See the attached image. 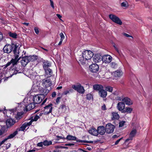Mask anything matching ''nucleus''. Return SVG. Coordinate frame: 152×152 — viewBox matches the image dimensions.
<instances>
[{"mask_svg": "<svg viewBox=\"0 0 152 152\" xmlns=\"http://www.w3.org/2000/svg\"><path fill=\"white\" fill-rule=\"evenodd\" d=\"M123 102L128 105H130L133 104V102L129 98L127 97H124Z\"/></svg>", "mask_w": 152, "mask_h": 152, "instance_id": "nucleus-26", "label": "nucleus"}, {"mask_svg": "<svg viewBox=\"0 0 152 152\" xmlns=\"http://www.w3.org/2000/svg\"><path fill=\"white\" fill-rule=\"evenodd\" d=\"M117 108L119 111H122L125 108V104L123 102H119L117 104Z\"/></svg>", "mask_w": 152, "mask_h": 152, "instance_id": "nucleus-20", "label": "nucleus"}, {"mask_svg": "<svg viewBox=\"0 0 152 152\" xmlns=\"http://www.w3.org/2000/svg\"><path fill=\"white\" fill-rule=\"evenodd\" d=\"M56 15L58 17V18H59L60 19L62 17L61 16L60 14H57Z\"/></svg>", "mask_w": 152, "mask_h": 152, "instance_id": "nucleus-64", "label": "nucleus"}, {"mask_svg": "<svg viewBox=\"0 0 152 152\" xmlns=\"http://www.w3.org/2000/svg\"><path fill=\"white\" fill-rule=\"evenodd\" d=\"M63 41V40L60 39V41L59 42V43L58 44V45H61Z\"/></svg>", "mask_w": 152, "mask_h": 152, "instance_id": "nucleus-63", "label": "nucleus"}, {"mask_svg": "<svg viewBox=\"0 0 152 152\" xmlns=\"http://www.w3.org/2000/svg\"><path fill=\"white\" fill-rule=\"evenodd\" d=\"M121 6L122 7L126 8L129 6L128 2L126 1H124L121 3Z\"/></svg>", "mask_w": 152, "mask_h": 152, "instance_id": "nucleus-35", "label": "nucleus"}, {"mask_svg": "<svg viewBox=\"0 0 152 152\" xmlns=\"http://www.w3.org/2000/svg\"><path fill=\"white\" fill-rule=\"evenodd\" d=\"M109 17L110 19L113 22L119 25H122V22L120 19L115 15L111 14L109 15Z\"/></svg>", "mask_w": 152, "mask_h": 152, "instance_id": "nucleus-6", "label": "nucleus"}, {"mask_svg": "<svg viewBox=\"0 0 152 152\" xmlns=\"http://www.w3.org/2000/svg\"><path fill=\"white\" fill-rule=\"evenodd\" d=\"M11 64H12L11 61L10 62H9L5 66L7 67L10 66Z\"/></svg>", "mask_w": 152, "mask_h": 152, "instance_id": "nucleus-60", "label": "nucleus"}, {"mask_svg": "<svg viewBox=\"0 0 152 152\" xmlns=\"http://www.w3.org/2000/svg\"><path fill=\"white\" fill-rule=\"evenodd\" d=\"M42 96V95L41 94L33 96L32 98L33 102L35 104L40 103L42 100V98L41 96Z\"/></svg>", "mask_w": 152, "mask_h": 152, "instance_id": "nucleus-11", "label": "nucleus"}, {"mask_svg": "<svg viewBox=\"0 0 152 152\" xmlns=\"http://www.w3.org/2000/svg\"><path fill=\"white\" fill-rule=\"evenodd\" d=\"M43 142L44 145L45 146L49 145H51L52 144V142L50 141H48L47 140H45Z\"/></svg>", "mask_w": 152, "mask_h": 152, "instance_id": "nucleus-37", "label": "nucleus"}, {"mask_svg": "<svg viewBox=\"0 0 152 152\" xmlns=\"http://www.w3.org/2000/svg\"><path fill=\"white\" fill-rule=\"evenodd\" d=\"M123 35L125 36L126 37H132L129 34H127L126 33H123Z\"/></svg>", "mask_w": 152, "mask_h": 152, "instance_id": "nucleus-52", "label": "nucleus"}, {"mask_svg": "<svg viewBox=\"0 0 152 152\" xmlns=\"http://www.w3.org/2000/svg\"><path fill=\"white\" fill-rule=\"evenodd\" d=\"M18 134V131H16L13 132V133L10 134V135L8 136L7 137V138H6L5 139H6V141L8 139H11L14 137L17 134Z\"/></svg>", "mask_w": 152, "mask_h": 152, "instance_id": "nucleus-32", "label": "nucleus"}, {"mask_svg": "<svg viewBox=\"0 0 152 152\" xmlns=\"http://www.w3.org/2000/svg\"><path fill=\"white\" fill-rule=\"evenodd\" d=\"M92 59L94 62L98 63L102 61V57L99 54H96L93 58Z\"/></svg>", "mask_w": 152, "mask_h": 152, "instance_id": "nucleus-16", "label": "nucleus"}, {"mask_svg": "<svg viewBox=\"0 0 152 152\" xmlns=\"http://www.w3.org/2000/svg\"><path fill=\"white\" fill-rule=\"evenodd\" d=\"M97 131L98 135L99 134L101 135H104L106 132L105 129L103 126H99L97 128Z\"/></svg>", "mask_w": 152, "mask_h": 152, "instance_id": "nucleus-18", "label": "nucleus"}, {"mask_svg": "<svg viewBox=\"0 0 152 152\" xmlns=\"http://www.w3.org/2000/svg\"><path fill=\"white\" fill-rule=\"evenodd\" d=\"M45 76L47 77H50L52 74V72L50 69V68L47 69L45 70Z\"/></svg>", "mask_w": 152, "mask_h": 152, "instance_id": "nucleus-23", "label": "nucleus"}, {"mask_svg": "<svg viewBox=\"0 0 152 152\" xmlns=\"http://www.w3.org/2000/svg\"><path fill=\"white\" fill-rule=\"evenodd\" d=\"M102 110H106V107L105 105L104 104L102 106Z\"/></svg>", "mask_w": 152, "mask_h": 152, "instance_id": "nucleus-61", "label": "nucleus"}, {"mask_svg": "<svg viewBox=\"0 0 152 152\" xmlns=\"http://www.w3.org/2000/svg\"><path fill=\"white\" fill-rule=\"evenodd\" d=\"M92 98V96L91 94H88L86 95V98L88 100H90Z\"/></svg>", "mask_w": 152, "mask_h": 152, "instance_id": "nucleus-43", "label": "nucleus"}, {"mask_svg": "<svg viewBox=\"0 0 152 152\" xmlns=\"http://www.w3.org/2000/svg\"><path fill=\"white\" fill-rule=\"evenodd\" d=\"M10 37L13 38H16L17 37V34L15 33L10 32L9 34Z\"/></svg>", "mask_w": 152, "mask_h": 152, "instance_id": "nucleus-39", "label": "nucleus"}, {"mask_svg": "<svg viewBox=\"0 0 152 152\" xmlns=\"http://www.w3.org/2000/svg\"><path fill=\"white\" fill-rule=\"evenodd\" d=\"M110 66L113 68H115L117 66V64L115 62H112L110 64Z\"/></svg>", "mask_w": 152, "mask_h": 152, "instance_id": "nucleus-41", "label": "nucleus"}, {"mask_svg": "<svg viewBox=\"0 0 152 152\" xmlns=\"http://www.w3.org/2000/svg\"><path fill=\"white\" fill-rule=\"evenodd\" d=\"M122 139V138H121L117 140L115 142V144L116 145L118 144L120 141Z\"/></svg>", "mask_w": 152, "mask_h": 152, "instance_id": "nucleus-54", "label": "nucleus"}, {"mask_svg": "<svg viewBox=\"0 0 152 152\" xmlns=\"http://www.w3.org/2000/svg\"><path fill=\"white\" fill-rule=\"evenodd\" d=\"M88 132L90 134L94 136H97L98 135L97 130L93 127L90 129L88 130Z\"/></svg>", "mask_w": 152, "mask_h": 152, "instance_id": "nucleus-22", "label": "nucleus"}, {"mask_svg": "<svg viewBox=\"0 0 152 152\" xmlns=\"http://www.w3.org/2000/svg\"><path fill=\"white\" fill-rule=\"evenodd\" d=\"M43 145H44L43 142H40L38 143L37 144V146L40 147H42Z\"/></svg>", "mask_w": 152, "mask_h": 152, "instance_id": "nucleus-48", "label": "nucleus"}, {"mask_svg": "<svg viewBox=\"0 0 152 152\" xmlns=\"http://www.w3.org/2000/svg\"><path fill=\"white\" fill-rule=\"evenodd\" d=\"M14 109H12L11 110H7V111L6 112V113L7 114L8 113H9L10 112H11L12 113H14Z\"/></svg>", "mask_w": 152, "mask_h": 152, "instance_id": "nucleus-55", "label": "nucleus"}, {"mask_svg": "<svg viewBox=\"0 0 152 152\" xmlns=\"http://www.w3.org/2000/svg\"><path fill=\"white\" fill-rule=\"evenodd\" d=\"M19 45L17 44H12L11 45H6L4 47L3 50L4 53H10L13 50L14 54L15 51L18 50L19 51Z\"/></svg>", "mask_w": 152, "mask_h": 152, "instance_id": "nucleus-2", "label": "nucleus"}, {"mask_svg": "<svg viewBox=\"0 0 152 152\" xmlns=\"http://www.w3.org/2000/svg\"><path fill=\"white\" fill-rule=\"evenodd\" d=\"M23 114V113L22 112H18L17 113V114L16 115H15V118L17 121H16L17 122L22 118Z\"/></svg>", "mask_w": 152, "mask_h": 152, "instance_id": "nucleus-30", "label": "nucleus"}, {"mask_svg": "<svg viewBox=\"0 0 152 152\" xmlns=\"http://www.w3.org/2000/svg\"><path fill=\"white\" fill-rule=\"evenodd\" d=\"M65 139H66L69 140H76L77 142H84L85 141L82 140H77V138L74 136L71 135H68L66 138Z\"/></svg>", "mask_w": 152, "mask_h": 152, "instance_id": "nucleus-19", "label": "nucleus"}, {"mask_svg": "<svg viewBox=\"0 0 152 152\" xmlns=\"http://www.w3.org/2000/svg\"><path fill=\"white\" fill-rule=\"evenodd\" d=\"M137 133V131L136 129L134 128H133L129 134V138L126 140V142H127L129 140H132L133 137L135 136Z\"/></svg>", "mask_w": 152, "mask_h": 152, "instance_id": "nucleus-10", "label": "nucleus"}, {"mask_svg": "<svg viewBox=\"0 0 152 152\" xmlns=\"http://www.w3.org/2000/svg\"><path fill=\"white\" fill-rule=\"evenodd\" d=\"M133 109L130 107H126L125 108L124 110L122 111L123 113H130L132 111Z\"/></svg>", "mask_w": 152, "mask_h": 152, "instance_id": "nucleus-31", "label": "nucleus"}, {"mask_svg": "<svg viewBox=\"0 0 152 152\" xmlns=\"http://www.w3.org/2000/svg\"><path fill=\"white\" fill-rule=\"evenodd\" d=\"M98 93L99 95L103 98H105L107 95V91L103 89L99 91Z\"/></svg>", "mask_w": 152, "mask_h": 152, "instance_id": "nucleus-21", "label": "nucleus"}, {"mask_svg": "<svg viewBox=\"0 0 152 152\" xmlns=\"http://www.w3.org/2000/svg\"><path fill=\"white\" fill-rule=\"evenodd\" d=\"M3 38V34L2 33L0 32V41H1Z\"/></svg>", "mask_w": 152, "mask_h": 152, "instance_id": "nucleus-58", "label": "nucleus"}, {"mask_svg": "<svg viewBox=\"0 0 152 152\" xmlns=\"http://www.w3.org/2000/svg\"><path fill=\"white\" fill-rule=\"evenodd\" d=\"M35 104L34 102L28 104L26 106L24 109V111H27L32 109L35 107Z\"/></svg>", "mask_w": 152, "mask_h": 152, "instance_id": "nucleus-17", "label": "nucleus"}, {"mask_svg": "<svg viewBox=\"0 0 152 152\" xmlns=\"http://www.w3.org/2000/svg\"><path fill=\"white\" fill-rule=\"evenodd\" d=\"M125 123V121H122L120 122L119 123V127H122L124 125V124Z\"/></svg>", "mask_w": 152, "mask_h": 152, "instance_id": "nucleus-44", "label": "nucleus"}, {"mask_svg": "<svg viewBox=\"0 0 152 152\" xmlns=\"http://www.w3.org/2000/svg\"><path fill=\"white\" fill-rule=\"evenodd\" d=\"M114 48L115 50L117 52L118 55L121 57H122L123 56V55L121 51L118 48H117L115 46H114Z\"/></svg>", "mask_w": 152, "mask_h": 152, "instance_id": "nucleus-33", "label": "nucleus"}, {"mask_svg": "<svg viewBox=\"0 0 152 152\" xmlns=\"http://www.w3.org/2000/svg\"><path fill=\"white\" fill-rule=\"evenodd\" d=\"M20 73V72H19L17 70H15L13 72V73L12 75H15L18 73Z\"/></svg>", "mask_w": 152, "mask_h": 152, "instance_id": "nucleus-53", "label": "nucleus"}, {"mask_svg": "<svg viewBox=\"0 0 152 152\" xmlns=\"http://www.w3.org/2000/svg\"><path fill=\"white\" fill-rule=\"evenodd\" d=\"M124 97L122 96H118L116 98V99L117 100H118L119 101H123L124 99Z\"/></svg>", "mask_w": 152, "mask_h": 152, "instance_id": "nucleus-42", "label": "nucleus"}, {"mask_svg": "<svg viewBox=\"0 0 152 152\" xmlns=\"http://www.w3.org/2000/svg\"><path fill=\"white\" fill-rule=\"evenodd\" d=\"M32 121H30L29 122L25 123L19 129H17L18 131H24L28 126L31 125Z\"/></svg>", "mask_w": 152, "mask_h": 152, "instance_id": "nucleus-14", "label": "nucleus"}, {"mask_svg": "<svg viewBox=\"0 0 152 152\" xmlns=\"http://www.w3.org/2000/svg\"><path fill=\"white\" fill-rule=\"evenodd\" d=\"M60 35L61 37V39L63 40L65 38V36L64 34L62 33H61Z\"/></svg>", "mask_w": 152, "mask_h": 152, "instance_id": "nucleus-46", "label": "nucleus"}, {"mask_svg": "<svg viewBox=\"0 0 152 152\" xmlns=\"http://www.w3.org/2000/svg\"><path fill=\"white\" fill-rule=\"evenodd\" d=\"M20 51L17 50L16 52L15 51L14 54V58H12L11 60V61L12 65L14 66L16 64L19 60L21 59V57L18 58L19 56Z\"/></svg>", "mask_w": 152, "mask_h": 152, "instance_id": "nucleus-5", "label": "nucleus"}, {"mask_svg": "<svg viewBox=\"0 0 152 152\" xmlns=\"http://www.w3.org/2000/svg\"><path fill=\"white\" fill-rule=\"evenodd\" d=\"M113 74L116 77H120L122 75L123 72L121 70H117L114 72Z\"/></svg>", "mask_w": 152, "mask_h": 152, "instance_id": "nucleus-29", "label": "nucleus"}, {"mask_svg": "<svg viewBox=\"0 0 152 152\" xmlns=\"http://www.w3.org/2000/svg\"><path fill=\"white\" fill-rule=\"evenodd\" d=\"M42 84L43 86L46 88L50 87L52 85L51 81L48 78L43 79L42 80Z\"/></svg>", "mask_w": 152, "mask_h": 152, "instance_id": "nucleus-8", "label": "nucleus"}, {"mask_svg": "<svg viewBox=\"0 0 152 152\" xmlns=\"http://www.w3.org/2000/svg\"><path fill=\"white\" fill-rule=\"evenodd\" d=\"M89 68L91 72L94 73L97 72L99 70V66L96 64H94L90 65Z\"/></svg>", "mask_w": 152, "mask_h": 152, "instance_id": "nucleus-15", "label": "nucleus"}, {"mask_svg": "<svg viewBox=\"0 0 152 152\" xmlns=\"http://www.w3.org/2000/svg\"><path fill=\"white\" fill-rule=\"evenodd\" d=\"M74 144L73 143H69V144H65V145L66 146H72L74 145Z\"/></svg>", "mask_w": 152, "mask_h": 152, "instance_id": "nucleus-56", "label": "nucleus"}, {"mask_svg": "<svg viewBox=\"0 0 152 152\" xmlns=\"http://www.w3.org/2000/svg\"><path fill=\"white\" fill-rule=\"evenodd\" d=\"M66 148V149H67L68 148L67 147L64 146H60V147L59 148Z\"/></svg>", "mask_w": 152, "mask_h": 152, "instance_id": "nucleus-62", "label": "nucleus"}, {"mask_svg": "<svg viewBox=\"0 0 152 152\" xmlns=\"http://www.w3.org/2000/svg\"><path fill=\"white\" fill-rule=\"evenodd\" d=\"M52 104L50 103L44 107V115H48L51 112L52 110Z\"/></svg>", "mask_w": 152, "mask_h": 152, "instance_id": "nucleus-12", "label": "nucleus"}, {"mask_svg": "<svg viewBox=\"0 0 152 152\" xmlns=\"http://www.w3.org/2000/svg\"><path fill=\"white\" fill-rule=\"evenodd\" d=\"M50 1V5L53 9H54V6L53 2L52 0H49Z\"/></svg>", "mask_w": 152, "mask_h": 152, "instance_id": "nucleus-50", "label": "nucleus"}, {"mask_svg": "<svg viewBox=\"0 0 152 152\" xmlns=\"http://www.w3.org/2000/svg\"><path fill=\"white\" fill-rule=\"evenodd\" d=\"M119 116L117 113L113 112L111 113V119L112 120L118 119Z\"/></svg>", "mask_w": 152, "mask_h": 152, "instance_id": "nucleus-28", "label": "nucleus"}, {"mask_svg": "<svg viewBox=\"0 0 152 152\" xmlns=\"http://www.w3.org/2000/svg\"><path fill=\"white\" fill-rule=\"evenodd\" d=\"M21 58H22V60H21V64L23 66H25L30 61H33L36 60L37 57L34 56H25L22 58L21 57Z\"/></svg>", "mask_w": 152, "mask_h": 152, "instance_id": "nucleus-3", "label": "nucleus"}, {"mask_svg": "<svg viewBox=\"0 0 152 152\" xmlns=\"http://www.w3.org/2000/svg\"><path fill=\"white\" fill-rule=\"evenodd\" d=\"M93 88L94 90L99 91L103 89V87L101 85L95 84L93 86Z\"/></svg>", "mask_w": 152, "mask_h": 152, "instance_id": "nucleus-24", "label": "nucleus"}, {"mask_svg": "<svg viewBox=\"0 0 152 152\" xmlns=\"http://www.w3.org/2000/svg\"><path fill=\"white\" fill-rule=\"evenodd\" d=\"M59 109L60 111H61L63 113H65L66 110H69V107L66 106L64 104H62L61 105L59 108Z\"/></svg>", "mask_w": 152, "mask_h": 152, "instance_id": "nucleus-25", "label": "nucleus"}, {"mask_svg": "<svg viewBox=\"0 0 152 152\" xmlns=\"http://www.w3.org/2000/svg\"><path fill=\"white\" fill-rule=\"evenodd\" d=\"M93 55V52L91 50H86L83 51L82 55L79 57V62L82 64H88V62H90Z\"/></svg>", "mask_w": 152, "mask_h": 152, "instance_id": "nucleus-1", "label": "nucleus"}, {"mask_svg": "<svg viewBox=\"0 0 152 152\" xmlns=\"http://www.w3.org/2000/svg\"><path fill=\"white\" fill-rule=\"evenodd\" d=\"M43 67L44 70L49 69V67L51 66L49 62L47 61H44L43 62Z\"/></svg>", "mask_w": 152, "mask_h": 152, "instance_id": "nucleus-27", "label": "nucleus"}, {"mask_svg": "<svg viewBox=\"0 0 152 152\" xmlns=\"http://www.w3.org/2000/svg\"><path fill=\"white\" fill-rule=\"evenodd\" d=\"M102 59L103 62L105 63H109L112 61V57L110 55H106L102 56Z\"/></svg>", "mask_w": 152, "mask_h": 152, "instance_id": "nucleus-13", "label": "nucleus"}, {"mask_svg": "<svg viewBox=\"0 0 152 152\" xmlns=\"http://www.w3.org/2000/svg\"><path fill=\"white\" fill-rule=\"evenodd\" d=\"M114 48L115 50L117 52L118 55L121 57H122L123 56V55L121 51L118 48H117L115 46H114Z\"/></svg>", "mask_w": 152, "mask_h": 152, "instance_id": "nucleus-34", "label": "nucleus"}, {"mask_svg": "<svg viewBox=\"0 0 152 152\" xmlns=\"http://www.w3.org/2000/svg\"><path fill=\"white\" fill-rule=\"evenodd\" d=\"M32 88L33 89L35 88L36 90H34V92L37 91H39V87L37 86H33Z\"/></svg>", "mask_w": 152, "mask_h": 152, "instance_id": "nucleus-49", "label": "nucleus"}, {"mask_svg": "<svg viewBox=\"0 0 152 152\" xmlns=\"http://www.w3.org/2000/svg\"><path fill=\"white\" fill-rule=\"evenodd\" d=\"M69 93V91L67 90L65 91L63 93V94L64 95H66L67 94Z\"/></svg>", "mask_w": 152, "mask_h": 152, "instance_id": "nucleus-57", "label": "nucleus"}, {"mask_svg": "<svg viewBox=\"0 0 152 152\" xmlns=\"http://www.w3.org/2000/svg\"><path fill=\"white\" fill-rule=\"evenodd\" d=\"M16 120L14 119L10 118L7 119L6 121L7 128H10L12 127L16 122Z\"/></svg>", "mask_w": 152, "mask_h": 152, "instance_id": "nucleus-7", "label": "nucleus"}, {"mask_svg": "<svg viewBox=\"0 0 152 152\" xmlns=\"http://www.w3.org/2000/svg\"><path fill=\"white\" fill-rule=\"evenodd\" d=\"M106 88L108 91L110 92H112L113 91V88L111 86H107L106 87Z\"/></svg>", "mask_w": 152, "mask_h": 152, "instance_id": "nucleus-40", "label": "nucleus"}, {"mask_svg": "<svg viewBox=\"0 0 152 152\" xmlns=\"http://www.w3.org/2000/svg\"><path fill=\"white\" fill-rule=\"evenodd\" d=\"M39 118V116L38 115H37L34 116L33 119H32L31 121H32V122L33 121H37Z\"/></svg>", "mask_w": 152, "mask_h": 152, "instance_id": "nucleus-38", "label": "nucleus"}, {"mask_svg": "<svg viewBox=\"0 0 152 152\" xmlns=\"http://www.w3.org/2000/svg\"><path fill=\"white\" fill-rule=\"evenodd\" d=\"M8 129L5 126H3L1 127L0 130L4 134L7 132Z\"/></svg>", "mask_w": 152, "mask_h": 152, "instance_id": "nucleus-36", "label": "nucleus"}, {"mask_svg": "<svg viewBox=\"0 0 152 152\" xmlns=\"http://www.w3.org/2000/svg\"><path fill=\"white\" fill-rule=\"evenodd\" d=\"M56 138L58 139V140L60 139H62L63 140H65V137L63 136H56Z\"/></svg>", "mask_w": 152, "mask_h": 152, "instance_id": "nucleus-45", "label": "nucleus"}, {"mask_svg": "<svg viewBox=\"0 0 152 152\" xmlns=\"http://www.w3.org/2000/svg\"><path fill=\"white\" fill-rule=\"evenodd\" d=\"M56 95V94L55 92H54L52 93V97H55Z\"/></svg>", "mask_w": 152, "mask_h": 152, "instance_id": "nucleus-59", "label": "nucleus"}, {"mask_svg": "<svg viewBox=\"0 0 152 152\" xmlns=\"http://www.w3.org/2000/svg\"><path fill=\"white\" fill-rule=\"evenodd\" d=\"M105 129L106 132L108 134H110L113 132L115 126L112 124L108 123L106 125Z\"/></svg>", "mask_w": 152, "mask_h": 152, "instance_id": "nucleus-9", "label": "nucleus"}, {"mask_svg": "<svg viewBox=\"0 0 152 152\" xmlns=\"http://www.w3.org/2000/svg\"><path fill=\"white\" fill-rule=\"evenodd\" d=\"M61 99V97H58L56 99V102L57 104H58L60 102V99Z\"/></svg>", "mask_w": 152, "mask_h": 152, "instance_id": "nucleus-51", "label": "nucleus"}, {"mask_svg": "<svg viewBox=\"0 0 152 152\" xmlns=\"http://www.w3.org/2000/svg\"><path fill=\"white\" fill-rule=\"evenodd\" d=\"M72 88L80 94H83L84 93L85 90L83 87L79 83L72 85Z\"/></svg>", "mask_w": 152, "mask_h": 152, "instance_id": "nucleus-4", "label": "nucleus"}, {"mask_svg": "<svg viewBox=\"0 0 152 152\" xmlns=\"http://www.w3.org/2000/svg\"><path fill=\"white\" fill-rule=\"evenodd\" d=\"M34 30L35 33L37 34H38L39 33V31L38 28L36 27H35Z\"/></svg>", "mask_w": 152, "mask_h": 152, "instance_id": "nucleus-47", "label": "nucleus"}]
</instances>
